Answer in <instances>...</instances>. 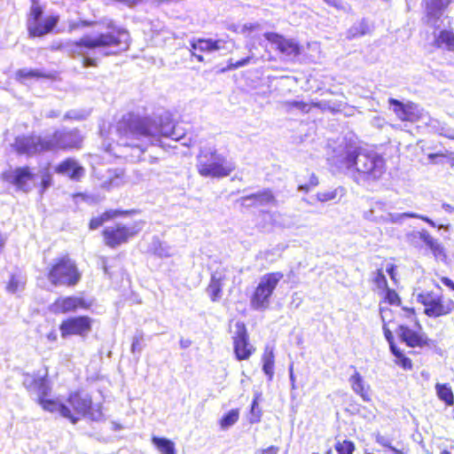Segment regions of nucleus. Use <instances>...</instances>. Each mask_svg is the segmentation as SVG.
<instances>
[{
  "instance_id": "obj_25",
  "label": "nucleus",
  "mask_w": 454,
  "mask_h": 454,
  "mask_svg": "<svg viewBox=\"0 0 454 454\" xmlns=\"http://www.w3.org/2000/svg\"><path fill=\"white\" fill-rule=\"evenodd\" d=\"M137 213H139V211L137 209H106L100 215L91 217L89 221L88 227L90 231H95L103 226L106 223L117 217L129 216Z\"/></svg>"
},
{
  "instance_id": "obj_2",
  "label": "nucleus",
  "mask_w": 454,
  "mask_h": 454,
  "mask_svg": "<svg viewBox=\"0 0 454 454\" xmlns=\"http://www.w3.org/2000/svg\"><path fill=\"white\" fill-rule=\"evenodd\" d=\"M106 27V33L98 35H84L69 43V51L73 57L81 59L85 67H97L99 63L98 52L109 48L128 49L129 44V33L122 27H117L114 20H110Z\"/></svg>"
},
{
  "instance_id": "obj_9",
  "label": "nucleus",
  "mask_w": 454,
  "mask_h": 454,
  "mask_svg": "<svg viewBox=\"0 0 454 454\" xmlns=\"http://www.w3.org/2000/svg\"><path fill=\"white\" fill-rule=\"evenodd\" d=\"M417 301L423 306V313L429 318L445 317L454 313V300L433 290L419 293Z\"/></svg>"
},
{
  "instance_id": "obj_28",
  "label": "nucleus",
  "mask_w": 454,
  "mask_h": 454,
  "mask_svg": "<svg viewBox=\"0 0 454 454\" xmlns=\"http://www.w3.org/2000/svg\"><path fill=\"white\" fill-rule=\"evenodd\" d=\"M225 277L213 273L210 276L206 291L213 302L218 301L223 296Z\"/></svg>"
},
{
  "instance_id": "obj_11",
  "label": "nucleus",
  "mask_w": 454,
  "mask_h": 454,
  "mask_svg": "<svg viewBox=\"0 0 454 454\" xmlns=\"http://www.w3.org/2000/svg\"><path fill=\"white\" fill-rule=\"evenodd\" d=\"M235 328L236 331L231 337L234 357L239 362L247 361L256 353V347L251 342L244 322H236Z\"/></svg>"
},
{
  "instance_id": "obj_42",
  "label": "nucleus",
  "mask_w": 454,
  "mask_h": 454,
  "mask_svg": "<svg viewBox=\"0 0 454 454\" xmlns=\"http://www.w3.org/2000/svg\"><path fill=\"white\" fill-rule=\"evenodd\" d=\"M99 22L95 20H84L79 19L77 20L69 21L68 29L69 31H78L87 27H92L98 24Z\"/></svg>"
},
{
  "instance_id": "obj_55",
  "label": "nucleus",
  "mask_w": 454,
  "mask_h": 454,
  "mask_svg": "<svg viewBox=\"0 0 454 454\" xmlns=\"http://www.w3.org/2000/svg\"><path fill=\"white\" fill-rule=\"evenodd\" d=\"M408 215L410 217L419 218V219L422 220L423 222L428 223L432 227H435L434 222L432 219H430L429 217L426 216V215H418L416 214H409Z\"/></svg>"
},
{
  "instance_id": "obj_3",
  "label": "nucleus",
  "mask_w": 454,
  "mask_h": 454,
  "mask_svg": "<svg viewBox=\"0 0 454 454\" xmlns=\"http://www.w3.org/2000/svg\"><path fill=\"white\" fill-rule=\"evenodd\" d=\"M43 410L49 412H58L62 418L72 424H76L81 418L88 417L96 420L102 415L100 406L95 408L92 397L82 390L71 391L65 403L53 399L45 401Z\"/></svg>"
},
{
  "instance_id": "obj_46",
  "label": "nucleus",
  "mask_w": 454,
  "mask_h": 454,
  "mask_svg": "<svg viewBox=\"0 0 454 454\" xmlns=\"http://www.w3.org/2000/svg\"><path fill=\"white\" fill-rule=\"evenodd\" d=\"M25 282L20 280V278L12 274L10 277V279L6 285V290L10 293H16L20 288L24 287Z\"/></svg>"
},
{
  "instance_id": "obj_41",
  "label": "nucleus",
  "mask_w": 454,
  "mask_h": 454,
  "mask_svg": "<svg viewBox=\"0 0 454 454\" xmlns=\"http://www.w3.org/2000/svg\"><path fill=\"white\" fill-rule=\"evenodd\" d=\"M334 449L337 454H354L356 444L353 441L345 439L343 441H337L334 444Z\"/></svg>"
},
{
  "instance_id": "obj_12",
  "label": "nucleus",
  "mask_w": 454,
  "mask_h": 454,
  "mask_svg": "<svg viewBox=\"0 0 454 454\" xmlns=\"http://www.w3.org/2000/svg\"><path fill=\"white\" fill-rule=\"evenodd\" d=\"M93 323V318L87 315L67 317L59 325L60 336L63 339L71 336L85 338L92 331Z\"/></svg>"
},
{
  "instance_id": "obj_62",
  "label": "nucleus",
  "mask_w": 454,
  "mask_h": 454,
  "mask_svg": "<svg viewBox=\"0 0 454 454\" xmlns=\"http://www.w3.org/2000/svg\"><path fill=\"white\" fill-rule=\"evenodd\" d=\"M111 54H112V52H110V51H106V52H104V54H103V55H104V56H109V55H111Z\"/></svg>"
},
{
  "instance_id": "obj_16",
  "label": "nucleus",
  "mask_w": 454,
  "mask_h": 454,
  "mask_svg": "<svg viewBox=\"0 0 454 454\" xmlns=\"http://www.w3.org/2000/svg\"><path fill=\"white\" fill-rule=\"evenodd\" d=\"M54 152H68L82 148L83 137L76 129L70 130H55L51 134Z\"/></svg>"
},
{
  "instance_id": "obj_24",
  "label": "nucleus",
  "mask_w": 454,
  "mask_h": 454,
  "mask_svg": "<svg viewBox=\"0 0 454 454\" xmlns=\"http://www.w3.org/2000/svg\"><path fill=\"white\" fill-rule=\"evenodd\" d=\"M388 310L390 313L389 318L392 319L391 323L388 324V329L393 332V329L397 328V325L400 323L407 324L408 322L412 323L417 328H421V324L417 317V313L414 308L402 307L401 312L395 317L394 316L393 310L388 308H380L381 319L385 311Z\"/></svg>"
},
{
  "instance_id": "obj_17",
  "label": "nucleus",
  "mask_w": 454,
  "mask_h": 454,
  "mask_svg": "<svg viewBox=\"0 0 454 454\" xmlns=\"http://www.w3.org/2000/svg\"><path fill=\"white\" fill-rule=\"evenodd\" d=\"M23 385L29 393L37 395L36 402L43 409L45 401H53L54 399L48 397L51 387L46 376H42L38 373H27L23 380Z\"/></svg>"
},
{
  "instance_id": "obj_50",
  "label": "nucleus",
  "mask_w": 454,
  "mask_h": 454,
  "mask_svg": "<svg viewBox=\"0 0 454 454\" xmlns=\"http://www.w3.org/2000/svg\"><path fill=\"white\" fill-rule=\"evenodd\" d=\"M319 184L317 177L315 175H312L309 178V183L301 184L299 185V190L303 192H309L312 187L317 186Z\"/></svg>"
},
{
  "instance_id": "obj_48",
  "label": "nucleus",
  "mask_w": 454,
  "mask_h": 454,
  "mask_svg": "<svg viewBox=\"0 0 454 454\" xmlns=\"http://www.w3.org/2000/svg\"><path fill=\"white\" fill-rule=\"evenodd\" d=\"M52 184V176L49 171H46L43 176L40 182V192L43 193Z\"/></svg>"
},
{
  "instance_id": "obj_31",
  "label": "nucleus",
  "mask_w": 454,
  "mask_h": 454,
  "mask_svg": "<svg viewBox=\"0 0 454 454\" xmlns=\"http://www.w3.org/2000/svg\"><path fill=\"white\" fill-rule=\"evenodd\" d=\"M351 387L353 391L361 396L365 402H371L370 387L364 383L361 374L358 372L355 373L349 379Z\"/></svg>"
},
{
  "instance_id": "obj_20",
  "label": "nucleus",
  "mask_w": 454,
  "mask_h": 454,
  "mask_svg": "<svg viewBox=\"0 0 454 454\" xmlns=\"http://www.w3.org/2000/svg\"><path fill=\"white\" fill-rule=\"evenodd\" d=\"M223 40L212 38H197L190 42V55L198 62L204 63V53H210L223 48Z\"/></svg>"
},
{
  "instance_id": "obj_63",
  "label": "nucleus",
  "mask_w": 454,
  "mask_h": 454,
  "mask_svg": "<svg viewBox=\"0 0 454 454\" xmlns=\"http://www.w3.org/2000/svg\"><path fill=\"white\" fill-rule=\"evenodd\" d=\"M258 27L257 25H252V26L250 27V29L255 28V27Z\"/></svg>"
},
{
  "instance_id": "obj_54",
  "label": "nucleus",
  "mask_w": 454,
  "mask_h": 454,
  "mask_svg": "<svg viewBox=\"0 0 454 454\" xmlns=\"http://www.w3.org/2000/svg\"><path fill=\"white\" fill-rule=\"evenodd\" d=\"M439 280L446 287L454 291V281L452 279H450L449 277L442 276L439 278Z\"/></svg>"
},
{
  "instance_id": "obj_38",
  "label": "nucleus",
  "mask_w": 454,
  "mask_h": 454,
  "mask_svg": "<svg viewBox=\"0 0 454 454\" xmlns=\"http://www.w3.org/2000/svg\"><path fill=\"white\" fill-rule=\"evenodd\" d=\"M381 302L394 306H401L402 299L398 293L392 288L387 287L379 293Z\"/></svg>"
},
{
  "instance_id": "obj_53",
  "label": "nucleus",
  "mask_w": 454,
  "mask_h": 454,
  "mask_svg": "<svg viewBox=\"0 0 454 454\" xmlns=\"http://www.w3.org/2000/svg\"><path fill=\"white\" fill-rule=\"evenodd\" d=\"M396 265L393 263L388 264L386 269V271L394 282H396Z\"/></svg>"
},
{
  "instance_id": "obj_58",
  "label": "nucleus",
  "mask_w": 454,
  "mask_h": 454,
  "mask_svg": "<svg viewBox=\"0 0 454 454\" xmlns=\"http://www.w3.org/2000/svg\"><path fill=\"white\" fill-rule=\"evenodd\" d=\"M47 339L51 341H56L57 340V334L55 332H51L47 333Z\"/></svg>"
},
{
  "instance_id": "obj_30",
  "label": "nucleus",
  "mask_w": 454,
  "mask_h": 454,
  "mask_svg": "<svg viewBox=\"0 0 454 454\" xmlns=\"http://www.w3.org/2000/svg\"><path fill=\"white\" fill-rule=\"evenodd\" d=\"M262 370L267 380L271 381L275 374V354L272 348L265 347L262 355Z\"/></svg>"
},
{
  "instance_id": "obj_49",
  "label": "nucleus",
  "mask_w": 454,
  "mask_h": 454,
  "mask_svg": "<svg viewBox=\"0 0 454 454\" xmlns=\"http://www.w3.org/2000/svg\"><path fill=\"white\" fill-rule=\"evenodd\" d=\"M376 441L382 447H384V448L389 450L390 451H392L393 454H404L402 450L396 449L395 447L391 445V443L389 442L386 441L383 437H378L376 439Z\"/></svg>"
},
{
  "instance_id": "obj_1",
  "label": "nucleus",
  "mask_w": 454,
  "mask_h": 454,
  "mask_svg": "<svg viewBox=\"0 0 454 454\" xmlns=\"http://www.w3.org/2000/svg\"><path fill=\"white\" fill-rule=\"evenodd\" d=\"M115 132L121 145L137 148L145 152L147 145L143 138L165 137L173 140H181L184 134L183 129L169 117H160L159 121L150 116H140L134 112L123 114L115 124Z\"/></svg>"
},
{
  "instance_id": "obj_59",
  "label": "nucleus",
  "mask_w": 454,
  "mask_h": 454,
  "mask_svg": "<svg viewBox=\"0 0 454 454\" xmlns=\"http://www.w3.org/2000/svg\"><path fill=\"white\" fill-rule=\"evenodd\" d=\"M442 207L447 211V212H452L454 210V208L449 205V204H443L442 205Z\"/></svg>"
},
{
  "instance_id": "obj_8",
  "label": "nucleus",
  "mask_w": 454,
  "mask_h": 454,
  "mask_svg": "<svg viewBox=\"0 0 454 454\" xmlns=\"http://www.w3.org/2000/svg\"><path fill=\"white\" fill-rule=\"evenodd\" d=\"M283 278L284 274L281 271L264 274L250 295V307L254 310H266L270 307L272 295Z\"/></svg>"
},
{
  "instance_id": "obj_23",
  "label": "nucleus",
  "mask_w": 454,
  "mask_h": 454,
  "mask_svg": "<svg viewBox=\"0 0 454 454\" xmlns=\"http://www.w3.org/2000/svg\"><path fill=\"white\" fill-rule=\"evenodd\" d=\"M238 201L242 207H264L277 202L273 191L269 188L242 196Z\"/></svg>"
},
{
  "instance_id": "obj_47",
  "label": "nucleus",
  "mask_w": 454,
  "mask_h": 454,
  "mask_svg": "<svg viewBox=\"0 0 454 454\" xmlns=\"http://www.w3.org/2000/svg\"><path fill=\"white\" fill-rule=\"evenodd\" d=\"M251 59H252V57L248 56V57L243 58V59H239V60H238L236 62H232L231 60H230L228 62V65L225 67H223L221 70V72H225V71H229V70H234V69H237L239 67H244V66L249 64Z\"/></svg>"
},
{
  "instance_id": "obj_14",
  "label": "nucleus",
  "mask_w": 454,
  "mask_h": 454,
  "mask_svg": "<svg viewBox=\"0 0 454 454\" xmlns=\"http://www.w3.org/2000/svg\"><path fill=\"white\" fill-rule=\"evenodd\" d=\"M264 38L272 45L281 55L290 59L298 58L302 50V46L293 39H288L283 35L276 32H265Z\"/></svg>"
},
{
  "instance_id": "obj_39",
  "label": "nucleus",
  "mask_w": 454,
  "mask_h": 454,
  "mask_svg": "<svg viewBox=\"0 0 454 454\" xmlns=\"http://www.w3.org/2000/svg\"><path fill=\"white\" fill-rule=\"evenodd\" d=\"M35 147H36L35 154L44 152H54L52 137L49 138L42 137L40 136L34 135Z\"/></svg>"
},
{
  "instance_id": "obj_44",
  "label": "nucleus",
  "mask_w": 454,
  "mask_h": 454,
  "mask_svg": "<svg viewBox=\"0 0 454 454\" xmlns=\"http://www.w3.org/2000/svg\"><path fill=\"white\" fill-rule=\"evenodd\" d=\"M262 414V410L258 407V396H255L251 403L250 415L248 419L249 423L255 424L260 422Z\"/></svg>"
},
{
  "instance_id": "obj_33",
  "label": "nucleus",
  "mask_w": 454,
  "mask_h": 454,
  "mask_svg": "<svg viewBox=\"0 0 454 454\" xmlns=\"http://www.w3.org/2000/svg\"><path fill=\"white\" fill-rule=\"evenodd\" d=\"M371 32L372 25L367 20L362 19L361 20L355 22L348 29H347L346 38L348 40H353L369 35Z\"/></svg>"
},
{
  "instance_id": "obj_36",
  "label": "nucleus",
  "mask_w": 454,
  "mask_h": 454,
  "mask_svg": "<svg viewBox=\"0 0 454 454\" xmlns=\"http://www.w3.org/2000/svg\"><path fill=\"white\" fill-rule=\"evenodd\" d=\"M152 442L161 454H176L175 444L169 439L153 436Z\"/></svg>"
},
{
  "instance_id": "obj_40",
  "label": "nucleus",
  "mask_w": 454,
  "mask_h": 454,
  "mask_svg": "<svg viewBox=\"0 0 454 454\" xmlns=\"http://www.w3.org/2000/svg\"><path fill=\"white\" fill-rule=\"evenodd\" d=\"M344 189L342 187H337L334 189L319 192L317 193V200L320 202H328L331 200H335L338 197H341L343 195Z\"/></svg>"
},
{
  "instance_id": "obj_26",
  "label": "nucleus",
  "mask_w": 454,
  "mask_h": 454,
  "mask_svg": "<svg viewBox=\"0 0 454 454\" xmlns=\"http://www.w3.org/2000/svg\"><path fill=\"white\" fill-rule=\"evenodd\" d=\"M54 172L58 175H66L71 180L79 181L84 176L85 169L75 159L68 157L55 166Z\"/></svg>"
},
{
  "instance_id": "obj_19",
  "label": "nucleus",
  "mask_w": 454,
  "mask_h": 454,
  "mask_svg": "<svg viewBox=\"0 0 454 454\" xmlns=\"http://www.w3.org/2000/svg\"><path fill=\"white\" fill-rule=\"evenodd\" d=\"M92 303L78 296H60L54 300L50 309L54 314H67L78 309H90Z\"/></svg>"
},
{
  "instance_id": "obj_32",
  "label": "nucleus",
  "mask_w": 454,
  "mask_h": 454,
  "mask_svg": "<svg viewBox=\"0 0 454 454\" xmlns=\"http://www.w3.org/2000/svg\"><path fill=\"white\" fill-rule=\"evenodd\" d=\"M14 149L20 154H35L34 135L17 137L14 141Z\"/></svg>"
},
{
  "instance_id": "obj_56",
  "label": "nucleus",
  "mask_w": 454,
  "mask_h": 454,
  "mask_svg": "<svg viewBox=\"0 0 454 454\" xmlns=\"http://www.w3.org/2000/svg\"><path fill=\"white\" fill-rule=\"evenodd\" d=\"M446 157V155L442 153H430L428 154V159L432 161V162H435V159L437 158H444Z\"/></svg>"
},
{
  "instance_id": "obj_35",
  "label": "nucleus",
  "mask_w": 454,
  "mask_h": 454,
  "mask_svg": "<svg viewBox=\"0 0 454 454\" xmlns=\"http://www.w3.org/2000/svg\"><path fill=\"white\" fill-rule=\"evenodd\" d=\"M50 75L37 69H19L15 72V79L20 82H24L28 79L49 78Z\"/></svg>"
},
{
  "instance_id": "obj_37",
  "label": "nucleus",
  "mask_w": 454,
  "mask_h": 454,
  "mask_svg": "<svg viewBox=\"0 0 454 454\" xmlns=\"http://www.w3.org/2000/svg\"><path fill=\"white\" fill-rule=\"evenodd\" d=\"M240 411L239 408L231 409L223 415L218 424L222 429H227L236 424L239 419Z\"/></svg>"
},
{
  "instance_id": "obj_22",
  "label": "nucleus",
  "mask_w": 454,
  "mask_h": 454,
  "mask_svg": "<svg viewBox=\"0 0 454 454\" xmlns=\"http://www.w3.org/2000/svg\"><path fill=\"white\" fill-rule=\"evenodd\" d=\"M3 178L12 184L17 190L28 192L31 191L30 183L33 182L35 175L28 166L19 167L12 172H4Z\"/></svg>"
},
{
  "instance_id": "obj_7",
  "label": "nucleus",
  "mask_w": 454,
  "mask_h": 454,
  "mask_svg": "<svg viewBox=\"0 0 454 454\" xmlns=\"http://www.w3.org/2000/svg\"><path fill=\"white\" fill-rule=\"evenodd\" d=\"M145 223L144 220L139 219L129 223H117L112 226L105 227L101 231L103 244L111 249L127 244L141 232Z\"/></svg>"
},
{
  "instance_id": "obj_52",
  "label": "nucleus",
  "mask_w": 454,
  "mask_h": 454,
  "mask_svg": "<svg viewBox=\"0 0 454 454\" xmlns=\"http://www.w3.org/2000/svg\"><path fill=\"white\" fill-rule=\"evenodd\" d=\"M329 6L335 8L336 10H344V4L342 0H323Z\"/></svg>"
},
{
  "instance_id": "obj_34",
  "label": "nucleus",
  "mask_w": 454,
  "mask_h": 454,
  "mask_svg": "<svg viewBox=\"0 0 454 454\" xmlns=\"http://www.w3.org/2000/svg\"><path fill=\"white\" fill-rule=\"evenodd\" d=\"M436 395L448 407L454 405V393L448 383L435 384Z\"/></svg>"
},
{
  "instance_id": "obj_61",
  "label": "nucleus",
  "mask_w": 454,
  "mask_h": 454,
  "mask_svg": "<svg viewBox=\"0 0 454 454\" xmlns=\"http://www.w3.org/2000/svg\"><path fill=\"white\" fill-rule=\"evenodd\" d=\"M440 454H451L450 451L447 450H443L442 451H441Z\"/></svg>"
},
{
  "instance_id": "obj_57",
  "label": "nucleus",
  "mask_w": 454,
  "mask_h": 454,
  "mask_svg": "<svg viewBox=\"0 0 454 454\" xmlns=\"http://www.w3.org/2000/svg\"><path fill=\"white\" fill-rule=\"evenodd\" d=\"M140 341L138 339H135L131 345V351L135 353L139 349Z\"/></svg>"
},
{
  "instance_id": "obj_13",
  "label": "nucleus",
  "mask_w": 454,
  "mask_h": 454,
  "mask_svg": "<svg viewBox=\"0 0 454 454\" xmlns=\"http://www.w3.org/2000/svg\"><path fill=\"white\" fill-rule=\"evenodd\" d=\"M415 328L411 329L407 324L402 322L394 330L397 332L400 340L409 348H425L434 344V341L423 331L422 326L421 328L415 326Z\"/></svg>"
},
{
  "instance_id": "obj_29",
  "label": "nucleus",
  "mask_w": 454,
  "mask_h": 454,
  "mask_svg": "<svg viewBox=\"0 0 454 454\" xmlns=\"http://www.w3.org/2000/svg\"><path fill=\"white\" fill-rule=\"evenodd\" d=\"M433 45L436 49L454 51V30L451 28L440 30L434 38Z\"/></svg>"
},
{
  "instance_id": "obj_43",
  "label": "nucleus",
  "mask_w": 454,
  "mask_h": 454,
  "mask_svg": "<svg viewBox=\"0 0 454 454\" xmlns=\"http://www.w3.org/2000/svg\"><path fill=\"white\" fill-rule=\"evenodd\" d=\"M288 109L297 108L303 114H308L313 107H319V103H306L303 101H288L286 103Z\"/></svg>"
},
{
  "instance_id": "obj_18",
  "label": "nucleus",
  "mask_w": 454,
  "mask_h": 454,
  "mask_svg": "<svg viewBox=\"0 0 454 454\" xmlns=\"http://www.w3.org/2000/svg\"><path fill=\"white\" fill-rule=\"evenodd\" d=\"M388 104L393 106V112L402 122L416 123L423 119V109L416 103L408 101L403 103L390 98Z\"/></svg>"
},
{
  "instance_id": "obj_45",
  "label": "nucleus",
  "mask_w": 454,
  "mask_h": 454,
  "mask_svg": "<svg viewBox=\"0 0 454 454\" xmlns=\"http://www.w3.org/2000/svg\"><path fill=\"white\" fill-rule=\"evenodd\" d=\"M372 283L375 285L378 293L388 287L387 280L383 273L382 269L377 270L375 276L372 278Z\"/></svg>"
},
{
  "instance_id": "obj_27",
  "label": "nucleus",
  "mask_w": 454,
  "mask_h": 454,
  "mask_svg": "<svg viewBox=\"0 0 454 454\" xmlns=\"http://www.w3.org/2000/svg\"><path fill=\"white\" fill-rule=\"evenodd\" d=\"M451 0H425L422 3L427 23H436L448 9Z\"/></svg>"
},
{
  "instance_id": "obj_4",
  "label": "nucleus",
  "mask_w": 454,
  "mask_h": 454,
  "mask_svg": "<svg viewBox=\"0 0 454 454\" xmlns=\"http://www.w3.org/2000/svg\"><path fill=\"white\" fill-rule=\"evenodd\" d=\"M340 164L347 169H354L360 178L367 182L378 181L386 172V161L382 156L362 153L358 149L346 151Z\"/></svg>"
},
{
  "instance_id": "obj_15",
  "label": "nucleus",
  "mask_w": 454,
  "mask_h": 454,
  "mask_svg": "<svg viewBox=\"0 0 454 454\" xmlns=\"http://www.w3.org/2000/svg\"><path fill=\"white\" fill-rule=\"evenodd\" d=\"M406 239L409 244L417 247L419 239L422 240L426 246L430 249L435 260L446 262L448 255L444 247L434 239L428 231L423 229L420 231H411L406 234Z\"/></svg>"
},
{
  "instance_id": "obj_51",
  "label": "nucleus",
  "mask_w": 454,
  "mask_h": 454,
  "mask_svg": "<svg viewBox=\"0 0 454 454\" xmlns=\"http://www.w3.org/2000/svg\"><path fill=\"white\" fill-rule=\"evenodd\" d=\"M279 447L276 445H270L266 448H261L256 451V454H279Z\"/></svg>"
},
{
  "instance_id": "obj_64",
  "label": "nucleus",
  "mask_w": 454,
  "mask_h": 454,
  "mask_svg": "<svg viewBox=\"0 0 454 454\" xmlns=\"http://www.w3.org/2000/svg\"><path fill=\"white\" fill-rule=\"evenodd\" d=\"M364 454H373L372 452L365 451Z\"/></svg>"
},
{
  "instance_id": "obj_10",
  "label": "nucleus",
  "mask_w": 454,
  "mask_h": 454,
  "mask_svg": "<svg viewBox=\"0 0 454 454\" xmlns=\"http://www.w3.org/2000/svg\"><path fill=\"white\" fill-rule=\"evenodd\" d=\"M43 12L38 4L31 5L27 19V30L30 38L43 37L52 33L59 23V15H49L42 19Z\"/></svg>"
},
{
  "instance_id": "obj_60",
  "label": "nucleus",
  "mask_w": 454,
  "mask_h": 454,
  "mask_svg": "<svg viewBox=\"0 0 454 454\" xmlns=\"http://www.w3.org/2000/svg\"><path fill=\"white\" fill-rule=\"evenodd\" d=\"M325 454H333V450H332V448H328V449L326 450V451H325Z\"/></svg>"
},
{
  "instance_id": "obj_21",
  "label": "nucleus",
  "mask_w": 454,
  "mask_h": 454,
  "mask_svg": "<svg viewBox=\"0 0 454 454\" xmlns=\"http://www.w3.org/2000/svg\"><path fill=\"white\" fill-rule=\"evenodd\" d=\"M390 313L388 310L385 311L383 316V332L384 336L389 343L392 354L395 357V364L402 367L403 370H411L413 364L411 358H409L403 351H401L395 344V339L393 333L388 329V324L391 323L392 319L389 318Z\"/></svg>"
},
{
  "instance_id": "obj_5",
  "label": "nucleus",
  "mask_w": 454,
  "mask_h": 454,
  "mask_svg": "<svg viewBox=\"0 0 454 454\" xmlns=\"http://www.w3.org/2000/svg\"><path fill=\"white\" fill-rule=\"evenodd\" d=\"M45 276L54 287L73 288L81 282L82 273L71 255L63 254L48 265Z\"/></svg>"
},
{
  "instance_id": "obj_6",
  "label": "nucleus",
  "mask_w": 454,
  "mask_h": 454,
  "mask_svg": "<svg viewBox=\"0 0 454 454\" xmlns=\"http://www.w3.org/2000/svg\"><path fill=\"white\" fill-rule=\"evenodd\" d=\"M196 168L201 176L212 178L226 177L236 168L215 148L201 149L197 156Z\"/></svg>"
}]
</instances>
